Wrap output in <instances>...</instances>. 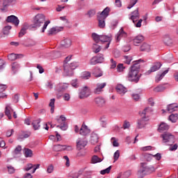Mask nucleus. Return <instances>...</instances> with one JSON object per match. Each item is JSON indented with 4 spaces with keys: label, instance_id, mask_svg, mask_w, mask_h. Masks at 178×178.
Returning a JSON list of instances; mask_svg holds the SVG:
<instances>
[{
    "label": "nucleus",
    "instance_id": "obj_59",
    "mask_svg": "<svg viewBox=\"0 0 178 178\" xmlns=\"http://www.w3.org/2000/svg\"><path fill=\"white\" fill-rule=\"evenodd\" d=\"M152 149V146H145L143 147H140V151H151Z\"/></svg>",
    "mask_w": 178,
    "mask_h": 178
},
{
    "label": "nucleus",
    "instance_id": "obj_47",
    "mask_svg": "<svg viewBox=\"0 0 178 178\" xmlns=\"http://www.w3.org/2000/svg\"><path fill=\"white\" fill-rule=\"evenodd\" d=\"M111 169H112V165H110L109 167H108L107 168L102 170L100 171V173L102 175H106L111 172Z\"/></svg>",
    "mask_w": 178,
    "mask_h": 178
},
{
    "label": "nucleus",
    "instance_id": "obj_43",
    "mask_svg": "<svg viewBox=\"0 0 178 178\" xmlns=\"http://www.w3.org/2000/svg\"><path fill=\"white\" fill-rule=\"evenodd\" d=\"M92 38L97 43H98V42H99V41H101V35H99L95 33H92Z\"/></svg>",
    "mask_w": 178,
    "mask_h": 178
},
{
    "label": "nucleus",
    "instance_id": "obj_28",
    "mask_svg": "<svg viewBox=\"0 0 178 178\" xmlns=\"http://www.w3.org/2000/svg\"><path fill=\"white\" fill-rule=\"evenodd\" d=\"M24 155L25 158H33V150L29 148H24Z\"/></svg>",
    "mask_w": 178,
    "mask_h": 178
},
{
    "label": "nucleus",
    "instance_id": "obj_50",
    "mask_svg": "<svg viewBox=\"0 0 178 178\" xmlns=\"http://www.w3.org/2000/svg\"><path fill=\"white\" fill-rule=\"evenodd\" d=\"M124 58L125 59L124 62L127 65H130V62L133 60V58L130 56H125Z\"/></svg>",
    "mask_w": 178,
    "mask_h": 178
},
{
    "label": "nucleus",
    "instance_id": "obj_8",
    "mask_svg": "<svg viewBox=\"0 0 178 178\" xmlns=\"http://www.w3.org/2000/svg\"><path fill=\"white\" fill-rule=\"evenodd\" d=\"M76 149L79 151L81 149H84L87 146V144H88V142L87 141V139L83 138H79L76 140Z\"/></svg>",
    "mask_w": 178,
    "mask_h": 178
},
{
    "label": "nucleus",
    "instance_id": "obj_41",
    "mask_svg": "<svg viewBox=\"0 0 178 178\" xmlns=\"http://www.w3.org/2000/svg\"><path fill=\"white\" fill-rule=\"evenodd\" d=\"M92 163H98L99 162H102V159L101 158L98 157V156L95 155L91 159Z\"/></svg>",
    "mask_w": 178,
    "mask_h": 178
},
{
    "label": "nucleus",
    "instance_id": "obj_61",
    "mask_svg": "<svg viewBox=\"0 0 178 178\" xmlns=\"http://www.w3.org/2000/svg\"><path fill=\"white\" fill-rule=\"evenodd\" d=\"M47 173H52L54 172V165L51 164L47 167Z\"/></svg>",
    "mask_w": 178,
    "mask_h": 178
},
{
    "label": "nucleus",
    "instance_id": "obj_54",
    "mask_svg": "<svg viewBox=\"0 0 178 178\" xmlns=\"http://www.w3.org/2000/svg\"><path fill=\"white\" fill-rule=\"evenodd\" d=\"M71 84L72 87L77 88V87H79V80H77V79H73L71 82Z\"/></svg>",
    "mask_w": 178,
    "mask_h": 178
},
{
    "label": "nucleus",
    "instance_id": "obj_63",
    "mask_svg": "<svg viewBox=\"0 0 178 178\" xmlns=\"http://www.w3.org/2000/svg\"><path fill=\"white\" fill-rule=\"evenodd\" d=\"M131 49V47H130V45H125L122 47L123 52H129Z\"/></svg>",
    "mask_w": 178,
    "mask_h": 178
},
{
    "label": "nucleus",
    "instance_id": "obj_26",
    "mask_svg": "<svg viewBox=\"0 0 178 178\" xmlns=\"http://www.w3.org/2000/svg\"><path fill=\"white\" fill-rule=\"evenodd\" d=\"M168 73H169V68L165 70L162 74L156 75V79H155L156 83H159V81H161V80H162L163 77H165V75L168 74Z\"/></svg>",
    "mask_w": 178,
    "mask_h": 178
},
{
    "label": "nucleus",
    "instance_id": "obj_2",
    "mask_svg": "<svg viewBox=\"0 0 178 178\" xmlns=\"http://www.w3.org/2000/svg\"><path fill=\"white\" fill-rule=\"evenodd\" d=\"M135 62L136 63L131 67L127 76L128 81H131L133 83L140 81V77H141V74H140V64L138 63V61Z\"/></svg>",
    "mask_w": 178,
    "mask_h": 178
},
{
    "label": "nucleus",
    "instance_id": "obj_38",
    "mask_svg": "<svg viewBox=\"0 0 178 178\" xmlns=\"http://www.w3.org/2000/svg\"><path fill=\"white\" fill-rule=\"evenodd\" d=\"M12 70L14 73H16V72H18V70L20 69V65L17 63H13L12 65Z\"/></svg>",
    "mask_w": 178,
    "mask_h": 178
},
{
    "label": "nucleus",
    "instance_id": "obj_29",
    "mask_svg": "<svg viewBox=\"0 0 178 178\" xmlns=\"http://www.w3.org/2000/svg\"><path fill=\"white\" fill-rule=\"evenodd\" d=\"M140 51L143 52H149L151 51V46L147 43H143L140 46Z\"/></svg>",
    "mask_w": 178,
    "mask_h": 178
},
{
    "label": "nucleus",
    "instance_id": "obj_15",
    "mask_svg": "<svg viewBox=\"0 0 178 178\" xmlns=\"http://www.w3.org/2000/svg\"><path fill=\"white\" fill-rule=\"evenodd\" d=\"M94 102L97 106L99 108H102V106H105L106 101L105 99H104L102 97H97L95 98Z\"/></svg>",
    "mask_w": 178,
    "mask_h": 178
},
{
    "label": "nucleus",
    "instance_id": "obj_49",
    "mask_svg": "<svg viewBox=\"0 0 178 178\" xmlns=\"http://www.w3.org/2000/svg\"><path fill=\"white\" fill-rule=\"evenodd\" d=\"M12 26H6L3 29V33L5 35H8L9 34V31L11 30Z\"/></svg>",
    "mask_w": 178,
    "mask_h": 178
},
{
    "label": "nucleus",
    "instance_id": "obj_56",
    "mask_svg": "<svg viewBox=\"0 0 178 178\" xmlns=\"http://www.w3.org/2000/svg\"><path fill=\"white\" fill-rule=\"evenodd\" d=\"M63 159L65 161V166L69 168V166H70V160L69 159V157L67 156H64Z\"/></svg>",
    "mask_w": 178,
    "mask_h": 178
},
{
    "label": "nucleus",
    "instance_id": "obj_5",
    "mask_svg": "<svg viewBox=\"0 0 178 178\" xmlns=\"http://www.w3.org/2000/svg\"><path fill=\"white\" fill-rule=\"evenodd\" d=\"M140 19V13L138 12V8H136L131 13L129 19L131 20L135 26L138 28L141 27V24L143 23V19Z\"/></svg>",
    "mask_w": 178,
    "mask_h": 178
},
{
    "label": "nucleus",
    "instance_id": "obj_4",
    "mask_svg": "<svg viewBox=\"0 0 178 178\" xmlns=\"http://www.w3.org/2000/svg\"><path fill=\"white\" fill-rule=\"evenodd\" d=\"M149 112H152V109L149 107H147L140 113L142 118L138 121V129H143V127L147 124V120H148V119H147L145 116H147Z\"/></svg>",
    "mask_w": 178,
    "mask_h": 178
},
{
    "label": "nucleus",
    "instance_id": "obj_31",
    "mask_svg": "<svg viewBox=\"0 0 178 178\" xmlns=\"http://www.w3.org/2000/svg\"><path fill=\"white\" fill-rule=\"evenodd\" d=\"M97 19L99 22V24H98L99 27L100 29H104V27H105V19L106 18H104L103 17L98 16Z\"/></svg>",
    "mask_w": 178,
    "mask_h": 178
},
{
    "label": "nucleus",
    "instance_id": "obj_3",
    "mask_svg": "<svg viewBox=\"0 0 178 178\" xmlns=\"http://www.w3.org/2000/svg\"><path fill=\"white\" fill-rule=\"evenodd\" d=\"M77 67H79V63H71L70 64L68 63H64V74L68 76H73V74H74V70L77 69Z\"/></svg>",
    "mask_w": 178,
    "mask_h": 178
},
{
    "label": "nucleus",
    "instance_id": "obj_57",
    "mask_svg": "<svg viewBox=\"0 0 178 178\" xmlns=\"http://www.w3.org/2000/svg\"><path fill=\"white\" fill-rule=\"evenodd\" d=\"M153 158H154L156 161H161V159H162V154H161V153H157L153 155Z\"/></svg>",
    "mask_w": 178,
    "mask_h": 178
},
{
    "label": "nucleus",
    "instance_id": "obj_46",
    "mask_svg": "<svg viewBox=\"0 0 178 178\" xmlns=\"http://www.w3.org/2000/svg\"><path fill=\"white\" fill-rule=\"evenodd\" d=\"M96 57L99 63H103V62L105 60V58L104 57V54H98Z\"/></svg>",
    "mask_w": 178,
    "mask_h": 178
},
{
    "label": "nucleus",
    "instance_id": "obj_30",
    "mask_svg": "<svg viewBox=\"0 0 178 178\" xmlns=\"http://www.w3.org/2000/svg\"><path fill=\"white\" fill-rule=\"evenodd\" d=\"M9 60H16V59H19V58H23L22 54H10L8 56Z\"/></svg>",
    "mask_w": 178,
    "mask_h": 178
},
{
    "label": "nucleus",
    "instance_id": "obj_22",
    "mask_svg": "<svg viewBox=\"0 0 178 178\" xmlns=\"http://www.w3.org/2000/svg\"><path fill=\"white\" fill-rule=\"evenodd\" d=\"M115 89L117 92L121 95H124L127 92V89L122 84H118Z\"/></svg>",
    "mask_w": 178,
    "mask_h": 178
},
{
    "label": "nucleus",
    "instance_id": "obj_52",
    "mask_svg": "<svg viewBox=\"0 0 178 178\" xmlns=\"http://www.w3.org/2000/svg\"><path fill=\"white\" fill-rule=\"evenodd\" d=\"M123 70H124V67L123 66V64H118L117 65V72H118V73H122Z\"/></svg>",
    "mask_w": 178,
    "mask_h": 178
},
{
    "label": "nucleus",
    "instance_id": "obj_58",
    "mask_svg": "<svg viewBox=\"0 0 178 178\" xmlns=\"http://www.w3.org/2000/svg\"><path fill=\"white\" fill-rule=\"evenodd\" d=\"M14 152L16 155H17V154H20V152H22V146L20 145L17 146Z\"/></svg>",
    "mask_w": 178,
    "mask_h": 178
},
{
    "label": "nucleus",
    "instance_id": "obj_37",
    "mask_svg": "<svg viewBox=\"0 0 178 178\" xmlns=\"http://www.w3.org/2000/svg\"><path fill=\"white\" fill-rule=\"evenodd\" d=\"M169 120L170 122H172V123H176V122H177V120H178V114L176 113V114H171L170 116H169Z\"/></svg>",
    "mask_w": 178,
    "mask_h": 178
},
{
    "label": "nucleus",
    "instance_id": "obj_32",
    "mask_svg": "<svg viewBox=\"0 0 178 178\" xmlns=\"http://www.w3.org/2000/svg\"><path fill=\"white\" fill-rule=\"evenodd\" d=\"M137 176L138 178H143L147 176V173H145V170L141 168L137 172Z\"/></svg>",
    "mask_w": 178,
    "mask_h": 178
},
{
    "label": "nucleus",
    "instance_id": "obj_51",
    "mask_svg": "<svg viewBox=\"0 0 178 178\" xmlns=\"http://www.w3.org/2000/svg\"><path fill=\"white\" fill-rule=\"evenodd\" d=\"M116 61L113 60V58H111L110 60V69H115L116 67Z\"/></svg>",
    "mask_w": 178,
    "mask_h": 178
},
{
    "label": "nucleus",
    "instance_id": "obj_24",
    "mask_svg": "<svg viewBox=\"0 0 178 178\" xmlns=\"http://www.w3.org/2000/svg\"><path fill=\"white\" fill-rule=\"evenodd\" d=\"M177 109H178V104H176V103H173V104H169L167 106V111L170 113H172L173 112H176V111H177Z\"/></svg>",
    "mask_w": 178,
    "mask_h": 178
},
{
    "label": "nucleus",
    "instance_id": "obj_64",
    "mask_svg": "<svg viewBox=\"0 0 178 178\" xmlns=\"http://www.w3.org/2000/svg\"><path fill=\"white\" fill-rule=\"evenodd\" d=\"M64 101H70V95L68 93H65L63 95Z\"/></svg>",
    "mask_w": 178,
    "mask_h": 178
},
{
    "label": "nucleus",
    "instance_id": "obj_14",
    "mask_svg": "<svg viewBox=\"0 0 178 178\" xmlns=\"http://www.w3.org/2000/svg\"><path fill=\"white\" fill-rule=\"evenodd\" d=\"M7 23H12L13 24H15L16 26H19V23H20V20H19V18L15 15H10L7 17L6 19Z\"/></svg>",
    "mask_w": 178,
    "mask_h": 178
},
{
    "label": "nucleus",
    "instance_id": "obj_36",
    "mask_svg": "<svg viewBox=\"0 0 178 178\" xmlns=\"http://www.w3.org/2000/svg\"><path fill=\"white\" fill-rule=\"evenodd\" d=\"M98 135L97 134H92L90 136V143L92 144H97L98 143Z\"/></svg>",
    "mask_w": 178,
    "mask_h": 178
},
{
    "label": "nucleus",
    "instance_id": "obj_19",
    "mask_svg": "<svg viewBox=\"0 0 178 178\" xmlns=\"http://www.w3.org/2000/svg\"><path fill=\"white\" fill-rule=\"evenodd\" d=\"M11 112H13V108H12V106L10 104L6 105V109H5V115L6 117L8 118L9 120L12 119V114Z\"/></svg>",
    "mask_w": 178,
    "mask_h": 178
},
{
    "label": "nucleus",
    "instance_id": "obj_7",
    "mask_svg": "<svg viewBox=\"0 0 178 178\" xmlns=\"http://www.w3.org/2000/svg\"><path fill=\"white\" fill-rule=\"evenodd\" d=\"M140 168L145 170L146 175H152V173H154L156 170L154 165H149L147 163H141Z\"/></svg>",
    "mask_w": 178,
    "mask_h": 178
},
{
    "label": "nucleus",
    "instance_id": "obj_17",
    "mask_svg": "<svg viewBox=\"0 0 178 178\" xmlns=\"http://www.w3.org/2000/svg\"><path fill=\"white\" fill-rule=\"evenodd\" d=\"M62 30H63V26L51 28L48 31V35H55V34H58Z\"/></svg>",
    "mask_w": 178,
    "mask_h": 178
},
{
    "label": "nucleus",
    "instance_id": "obj_60",
    "mask_svg": "<svg viewBox=\"0 0 178 178\" xmlns=\"http://www.w3.org/2000/svg\"><path fill=\"white\" fill-rule=\"evenodd\" d=\"M112 144L114 147H119V143L116 140L115 138H111Z\"/></svg>",
    "mask_w": 178,
    "mask_h": 178
},
{
    "label": "nucleus",
    "instance_id": "obj_16",
    "mask_svg": "<svg viewBox=\"0 0 178 178\" xmlns=\"http://www.w3.org/2000/svg\"><path fill=\"white\" fill-rule=\"evenodd\" d=\"M106 87V83H97L96 88L94 90L95 94H100L104 91V88Z\"/></svg>",
    "mask_w": 178,
    "mask_h": 178
},
{
    "label": "nucleus",
    "instance_id": "obj_55",
    "mask_svg": "<svg viewBox=\"0 0 178 178\" xmlns=\"http://www.w3.org/2000/svg\"><path fill=\"white\" fill-rule=\"evenodd\" d=\"M11 3H12L11 0H3L2 5L3 8H6L9 6V5H10Z\"/></svg>",
    "mask_w": 178,
    "mask_h": 178
},
{
    "label": "nucleus",
    "instance_id": "obj_53",
    "mask_svg": "<svg viewBox=\"0 0 178 178\" xmlns=\"http://www.w3.org/2000/svg\"><path fill=\"white\" fill-rule=\"evenodd\" d=\"M120 156V152L119 150H117L113 155L114 162H116V161L119 159Z\"/></svg>",
    "mask_w": 178,
    "mask_h": 178
},
{
    "label": "nucleus",
    "instance_id": "obj_1",
    "mask_svg": "<svg viewBox=\"0 0 178 178\" xmlns=\"http://www.w3.org/2000/svg\"><path fill=\"white\" fill-rule=\"evenodd\" d=\"M49 23H51L49 20L45 22V15L43 14H38L33 18V24L30 25V27L31 29H40V27L44 24L41 33H45V30H47V27H48Z\"/></svg>",
    "mask_w": 178,
    "mask_h": 178
},
{
    "label": "nucleus",
    "instance_id": "obj_45",
    "mask_svg": "<svg viewBox=\"0 0 178 178\" xmlns=\"http://www.w3.org/2000/svg\"><path fill=\"white\" fill-rule=\"evenodd\" d=\"M144 158L147 162H151V161H152V158H154V156L151 154L146 153L144 154Z\"/></svg>",
    "mask_w": 178,
    "mask_h": 178
},
{
    "label": "nucleus",
    "instance_id": "obj_9",
    "mask_svg": "<svg viewBox=\"0 0 178 178\" xmlns=\"http://www.w3.org/2000/svg\"><path fill=\"white\" fill-rule=\"evenodd\" d=\"M53 149L56 152H59L60 151H72L73 147L70 145H55L53 147Z\"/></svg>",
    "mask_w": 178,
    "mask_h": 178
},
{
    "label": "nucleus",
    "instance_id": "obj_25",
    "mask_svg": "<svg viewBox=\"0 0 178 178\" xmlns=\"http://www.w3.org/2000/svg\"><path fill=\"white\" fill-rule=\"evenodd\" d=\"M68 87H69L68 83H58V85H56V90H57V91L60 92L62 91H65Z\"/></svg>",
    "mask_w": 178,
    "mask_h": 178
},
{
    "label": "nucleus",
    "instance_id": "obj_23",
    "mask_svg": "<svg viewBox=\"0 0 178 178\" xmlns=\"http://www.w3.org/2000/svg\"><path fill=\"white\" fill-rule=\"evenodd\" d=\"M143 41H144V36L142 35H138L133 39V44L136 47H138V44L143 42Z\"/></svg>",
    "mask_w": 178,
    "mask_h": 178
},
{
    "label": "nucleus",
    "instance_id": "obj_10",
    "mask_svg": "<svg viewBox=\"0 0 178 178\" xmlns=\"http://www.w3.org/2000/svg\"><path fill=\"white\" fill-rule=\"evenodd\" d=\"M91 95V91L88 87L85 86L83 87L80 93H79V98L81 99H84V98H88V96Z\"/></svg>",
    "mask_w": 178,
    "mask_h": 178
},
{
    "label": "nucleus",
    "instance_id": "obj_62",
    "mask_svg": "<svg viewBox=\"0 0 178 178\" xmlns=\"http://www.w3.org/2000/svg\"><path fill=\"white\" fill-rule=\"evenodd\" d=\"M8 88V86L5 84H0V92H3Z\"/></svg>",
    "mask_w": 178,
    "mask_h": 178
},
{
    "label": "nucleus",
    "instance_id": "obj_20",
    "mask_svg": "<svg viewBox=\"0 0 178 178\" xmlns=\"http://www.w3.org/2000/svg\"><path fill=\"white\" fill-rule=\"evenodd\" d=\"M90 131H91L88 129V127L83 124L79 130V134H81V136H87V134H90Z\"/></svg>",
    "mask_w": 178,
    "mask_h": 178
},
{
    "label": "nucleus",
    "instance_id": "obj_12",
    "mask_svg": "<svg viewBox=\"0 0 178 178\" xmlns=\"http://www.w3.org/2000/svg\"><path fill=\"white\" fill-rule=\"evenodd\" d=\"M60 48H70L72 47V39L70 38H64L60 44Z\"/></svg>",
    "mask_w": 178,
    "mask_h": 178
},
{
    "label": "nucleus",
    "instance_id": "obj_21",
    "mask_svg": "<svg viewBox=\"0 0 178 178\" xmlns=\"http://www.w3.org/2000/svg\"><path fill=\"white\" fill-rule=\"evenodd\" d=\"M161 67H162V63H161L160 62L156 63L153 65L150 70L147 71V74H150V73L156 72V70H159Z\"/></svg>",
    "mask_w": 178,
    "mask_h": 178
},
{
    "label": "nucleus",
    "instance_id": "obj_11",
    "mask_svg": "<svg viewBox=\"0 0 178 178\" xmlns=\"http://www.w3.org/2000/svg\"><path fill=\"white\" fill-rule=\"evenodd\" d=\"M100 41L102 42H108L105 47V49H108V48H109V45H111V42L112 41V35L111 34L108 35H102L100 36Z\"/></svg>",
    "mask_w": 178,
    "mask_h": 178
},
{
    "label": "nucleus",
    "instance_id": "obj_39",
    "mask_svg": "<svg viewBox=\"0 0 178 178\" xmlns=\"http://www.w3.org/2000/svg\"><path fill=\"white\" fill-rule=\"evenodd\" d=\"M166 90V87L164 86L160 85L154 89V92H162V91H165Z\"/></svg>",
    "mask_w": 178,
    "mask_h": 178
},
{
    "label": "nucleus",
    "instance_id": "obj_33",
    "mask_svg": "<svg viewBox=\"0 0 178 178\" xmlns=\"http://www.w3.org/2000/svg\"><path fill=\"white\" fill-rule=\"evenodd\" d=\"M40 123H41L40 119L33 121L32 126H33L34 130H38V129H40Z\"/></svg>",
    "mask_w": 178,
    "mask_h": 178
},
{
    "label": "nucleus",
    "instance_id": "obj_13",
    "mask_svg": "<svg viewBox=\"0 0 178 178\" xmlns=\"http://www.w3.org/2000/svg\"><path fill=\"white\" fill-rule=\"evenodd\" d=\"M126 37H127V33L124 31L123 28H121L115 35L116 42H119L122 38H126Z\"/></svg>",
    "mask_w": 178,
    "mask_h": 178
},
{
    "label": "nucleus",
    "instance_id": "obj_40",
    "mask_svg": "<svg viewBox=\"0 0 178 178\" xmlns=\"http://www.w3.org/2000/svg\"><path fill=\"white\" fill-rule=\"evenodd\" d=\"M101 46H99V44H92V51L95 52V54H98V52H99L101 51Z\"/></svg>",
    "mask_w": 178,
    "mask_h": 178
},
{
    "label": "nucleus",
    "instance_id": "obj_42",
    "mask_svg": "<svg viewBox=\"0 0 178 178\" xmlns=\"http://www.w3.org/2000/svg\"><path fill=\"white\" fill-rule=\"evenodd\" d=\"M91 77V73L90 72H83L81 74V79H83L84 80H88Z\"/></svg>",
    "mask_w": 178,
    "mask_h": 178
},
{
    "label": "nucleus",
    "instance_id": "obj_35",
    "mask_svg": "<svg viewBox=\"0 0 178 178\" xmlns=\"http://www.w3.org/2000/svg\"><path fill=\"white\" fill-rule=\"evenodd\" d=\"M58 123H60V125H57L56 127L60 129L61 130L65 131L67 130V125L66 122H61L60 119H57Z\"/></svg>",
    "mask_w": 178,
    "mask_h": 178
},
{
    "label": "nucleus",
    "instance_id": "obj_6",
    "mask_svg": "<svg viewBox=\"0 0 178 178\" xmlns=\"http://www.w3.org/2000/svg\"><path fill=\"white\" fill-rule=\"evenodd\" d=\"M163 138V143L166 144V145H173L175 144V136L169 132H165L161 135Z\"/></svg>",
    "mask_w": 178,
    "mask_h": 178
},
{
    "label": "nucleus",
    "instance_id": "obj_27",
    "mask_svg": "<svg viewBox=\"0 0 178 178\" xmlns=\"http://www.w3.org/2000/svg\"><path fill=\"white\" fill-rule=\"evenodd\" d=\"M169 129V125L165 122H161L159 127V133H162V131H165V130Z\"/></svg>",
    "mask_w": 178,
    "mask_h": 178
},
{
    "label": "nucleus",
    "instance_id": "obj_18",
    "mask_svg": "<svg viewBox=\"0 0 178 178\" xmlns=\"http://www.w3.org/2000/svg\"><path fill=\"white\" fill-rule=\"evenodd\" d=\"M38 168H40V164L33 165L32 163H29L25 167L24 170H26V172H29V170H31V169H33L32 173H35V171Z\"/></svg>",
    "mask_w": 178,
    "mask_h": 178
},
{
    "label": "nucleus",
    "instance_id": "obj_48",
    "mask_svg": "<svg viewBox=\"0 0 178 178\" xmlns=\"http://www.w3.org/2000/svg\"><path fill=\"white\" fill-rule=\"evenodd\" d=\"M99 63L98 62V58H97V56L92 57L90 60V65H94Z\"/></svg>",
    "mask_w": 178,
    "mask_h": 178
},
{
    "label": "nucleus",
    "instance_id": "obj_34",
    "mask_svg": "<svg viewBox=\"0 0 178 178\" xmlns=\"http://www.w3.org/2000/svg\"><path fill=\"white\" fill-rule=\"evenodd\" d=\"M108 15H109V8L107 7L98 16L100 17H104V19H106Z\"/></svg>",
    "mask_w": 178,
    "mask_h": 178
},
{
    "label": "nucleus",
    "instance_id": "obj_44",
    "mask_svg": "<svg viewBox=\"0 0 178 178\" xmlns=\"http://www.w3.org/2000/svg\"><path fill=\"white\" fill-rule=\"evenodd\" d=\"M93 74L95 77H101V76H102V72H101V69L95 68L93 72Z\"/></svg>",
    "mask_w": 178,
    "mask_h": 178
}]
</instances>
